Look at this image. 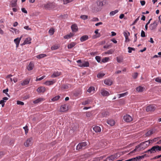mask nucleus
I'll return each instance as SVG.
<instances>
[{"label": "nucleus", "mask_w": 161, "mask_h": 161, "mask_svg": "<svg viewBox=\"0 0 161 161\" xmlns=\"http://www.w3.org/2000/svg\"><path fill=\"white\" fill-rule=\"evenodd\" d=\"M161 151V146H159L158 145H155L153 146L151 148L148 150L146 152L151 153H154L157 152H159Z\"/></svg>", "instance_id": "obj_1"}, {"label": "nucleus", "mask_w": 161, "mask_h": 161, "mask_svg": "<svg viewBox=\"0 0 161 161\" xmlns=\"http://www.w3.org/2000/svg\"><path fill=\"white\" fill-rule=\"evenodd\" d=\"M149 146L147 141L142 142L136 147L135 150H140L142 149H144Z\"/></svg>", "instance_id": "obj_2"}, {"label": "nucleus", "mask_w": 161, "mask_h": 161, "mask_svg": "<svg viewBox=\"0 0 161 161\" xmlns=\"http://www.w3.org/2000/svg\"><path fill=\"white\" fill-rule=\"evenodd\" d=\"M88 145L86 142H83L79 143L76 146V150H79L81 149H84L86 148Z\"/></svg>", "instance_id": "obj_3"}, {"label": "nucleus", "mask_w": 161, "mask_h": 161, "mask_svg": "<svg viewBox=\"0 0 161 161\" xmlns=\"http://www.w3.org/2000/svg\"><path fill=\"white\" fill-rule=\"evenodd\" d=\"M56 6V4L53 3H48L44 5V8L45 9H51L54 8Z\"/></svg>", "instance_id": "obj_4"}, {"label": "nucleus", "mask_w": 161, "mask_h": 161, "mask_svg": "<svg viewBox=\"0 0 161 161\" xmlns=\"http://www.w3.org/2000/svg\"><path fill=\"white\" fill-rule=\"evenodd\" d=\"M158 23L156 21H154L153 23L150 24L149 26V28L151 30H153L156 28L157 26L158 25Z\"/></svg>", "instance_id": "obj_5"}, {"label": "nucleus", "mask_w": 161, "mask_h": 161, "mask_svg": "<svg viewBox=\"0 0 161 161\" xmlns=\"http://www.w3.org/2000/svg\"><path fill=\"white\" fill-rule=\"evenodd\" d=\"M123 119L124 120L127 122H129L133 120L132 117L128 114L124 116Z\"/></svg>", "instance_id": "obj_6"}, {"label": "nucleus", "mask_w": 161, "mask_h": 161, "mask_svg": "<svg viewBox=\"0 0 161 161\" xmlns=\"http://www.w3.org/2000/svg\"><path fill=\"white\" fill-rule=\"evenodd\" d=\"M156 130L155 129H152L148 131L145 134V136L148 137L155 133Z\"/></svg>", "instance_id": "obj_7"}, {"label": "nucleus", "mask_w": 161, "mask_h": 161, "mask_svg": "<svg viewBox=\"0 0 161 161\" xmlns=\"http://www.w3.org/2000/svg\"><path fill=\"white\" fill-rule=\"evenodd\" d=\"M155 106L153 105H150L147 107L146 111L147 112L153 111L155 110Z\"/></svg>", "instance_id": "obj_8"}, {"label": "nucleus", "mask_w": 161, "mask_h": 161, "mask_svg": "<svg viewBox=\"0 0 161 161\" xmlns=\"http://www.w3.org/2000/svg\"><path fill=\"white\" fill-rule=\"evenodd\" d=\"M32 138L31 137L28 139L24 143L25 147H29L32 144Z\"/></svg>", "instance_id": "obj_9"}, {"label": "nucleus", "mask_w": 161, "mask_h": 161, "mask_svg": "<svg viewBox=\"0 0 161 161\" xmlns=\"http://www.w3.org/2000/svg\"><path fill=\"white\" fill-rule=\"evenodd\" d=\"M78 65L80 67H88L89 66V64L88 61H83L80 64H78Z\"/></svg>", "instance_id": "obj_10"}, {"label": "nucleus", "mask_w": 161, "mask_h": 161, "mask_svg": "<svg viewBox=\"0 0 161 161\" xmlns=\"http://www.w3.org/2000/svg\"><path fill=\"white\" fill-rule=\"evenodd\" d=\"M68 110V107L66 104L62 105L60 109V111L61 112H64Z\"/></svg>", "instance_id": "obj_11"}, {"label": "nucleus", "mask_w": 161, "mask_h": 161, "mask_svg": "<svg viewBox=\"0 0 161 161\" xmlns=\"http://www.w3.org/2000/svg\"><path fill=\"white\" fill-rule=\"evenodd\" d=\"M22 37V36H21L20 37L17 38L14 40V42L16 44V47L17 48L18 47L20 43V42Z\"/></svg>", "instance_id": "obj_12"}, {"label": "nucleus", "mask_w": 161, "mask_h": 161, "mask_svg": "<svg viewBox=\"0 0 161 161\" xmlns=\"http://www.w3.org/2000/svg\"><path fill=\"white\" fill-rule=\"evenodd\" d=\"M31 38L30 37L26 38L23 43L21 44L22 45H25L26 44H30L31 42Z\"/></svg>", "instance_id": "obj_13"}, {"label": "nucleus", "mask_w": 161, "mask_h": 161, "mask_svg": "<svg viewBox=\"0 0 161 161\" xmlns=\"http://www.w3.org/2000/svg\"><path fill=\"white\" fill-rule=\"evenodd\" d=\"M116 158V157L114 155H112L108 157L104 161H113Z\"/></svg>", "instance_id": "obj_14"}, {"label": "nucleus", "mask_w": 161, "mask_h": 161, "mask_svg": "<svg viewBox=\"0 0 161 161\" xmlns=\"http://www.w3.org/2000/svg\"><path fill=\"white\" fill-rule=\"evenodd\" d=\"M71 29L72 31L74 32H76L78 31V26L76 24L72 25L71 26Z\"/></svg>", "instance_id": "obj_15"}, {"label": "nucleus", "mask_w": 161, "mask_h": 161, "mask_svg": "<svg viewBox=\"0 0 161 161\" xmlns=\"http://www.w3.org/2000/svg\"><path fill=\"white\" fill-rule=\"evenodd\" d=\"M101 93L103 96H108L110 94L108 92L104 89H102L101 91Z\"/></svg>", "instance_id": "obj_16"}, {"label": "nucleus", "mask_w": 161, "mask_h": 161, "mask_svg": "<svg viewBox=\"0 0 161 161\" xmlns=\"http://www.w3.org/2000/svg\"><path fill=\"white\" fill-rule=\"evenodd\" d=\"M61 74V73L60 72L56 71L53 73V74L51 75V77L52 78L56 77L59 76Z\"/></svg>", "instance_id": "obj_17"}, {"label": "nucleus", "mask_w": 161, "mask_h": 161, "mask_svg": "<svg viewBox=\"0 0 161 161\" xmlns=\"http://www.w3.org/2000/svg\"><path fill=\"white\" fill-rule=\"evenodd\" d=\"M55 82L56 81L54 80H48L46 81L44 83V84L47 86H49L53 85L55 83Z\"/></svg>", "instance_id": "obj_18"}, {"label": "nucleus", "mask_w": 161, "mask_h": 161, "mask_svg": "<svg viewBox=\"0 0 161 161\" xmlns=\"http://www.w3.org/2000/svg\"><path fill=\"white\" fill-rule=\"evenodd\" d=\"M113 83L112 81L109 79H107L104 80V83L106 85L110 86L112 85Z\"/></svg>", "instance_id": "obj_19"}, {"label": "nucleus", "mask_w": 161, "mask_h": 161, "mask_svg": "<svg viewBox=\"0 0 161 161\" xmlns=\"http://www.w3.org/2000/svg\"><path fill=\"white\" fill-rule=\"evenodd\" d=\"M37 91L39 93L44 92L46 91V88L44 87L41 86L38 88Z\"/></svg>", "instance_id": "obj_20"}, {"label": "nucleus", "mask_w": 161, "mask_h": 161, "mask_svg": "<svg viewBox=\"0 0 161 161\" xmlns=\"http://www.w3.org/2000/svg\"><path fill=\"white\" fill-rule=\"evenodd\" d=\"M88 39V36L87 35H84L80 38V40L81 42H83Z\"/></svg>", "instance_id": "obj_21"}, {"label": "nucleus", "mask_w": 161, "mask_h": 161, "mask_svg": "<svg viewBox=\"0 0 161 161\" xmlns=\"http://www.w3.org/2000/svg\"><path fill=\"white\" fill-rule=\"evenodd\" d=\"M30 80L29 79H27L23 81L21 83V85L22 86H24L27 85L29 84L30 82Z\"/></svg>", "instance_id": "obj_22"}, {"label": "nucleus", "mask_w": 161, "mask_h": 161, "mask_svg": "<svg viewBox=\"0 0 161 161\" xmlns=\"http://www.w3.org/2000/svg\"><path fill=\"white\" fill-rule=\"evenodd\" d=\"M87 92L91 94H93L94 92L95 88L94 87L91 86L87 90Z\"/></svg>", "instance_id": "obj_23"}, {"label": "nucleus", "mask_w": 161, "mask_h": 161, "mask_svg": "<svg viewBox=\"0 0 161 161\" xmlns=\"http://www.w3.org/2000/svg\"><path fill=\"white\" fill-rule=\"evenodd\" d=\"M45 99L44 98L40 97L34 101L33 102L34 104H36L39 103L40 102L43 101Z\"/></svg>", "instance_id": "obj_24"}, {"label": "nucleus", "mask_w": 161, "mask_h": 161, "mask_svg": "<svg viewBox=\"0 0 161 161\" xmlns=\"http://www.w3.org/2000/svg\"><path fill=\"white\" fill-rule=\"evenodd\" d=\"M74 35V34L72 33H70L69 34H67L66 36H64V39H70L71 38V37L73 36Z\"/></svg>", "instance_id": "obj_25"}, {"label": "nucleus", "mask_w": 161, "mask_h": 161, "mask_svg": "<svg viewBox=\"0 0 161 161\" xmlns=\"http://www.w3.org/2000/svg\"><path fill=\"white\" fill-rule=\"evenodd\" d=\"M93 130L96 132H99L101 131L100 127L98 126H96L93 128Z\"/></svg>", "instance_id": "obj_26"}, {"label": "nucleus", "mask_w": 161, "mask_h": 161, "mask_svg": "<svg viewBox=\"0 0 161 161\" xmlns=\"http://www.w3.org/2000/svg\"><path fill=\"white\" fill-rule=\"evenodd\" d=\"M107 123L111 126H113L115 124V122L113 119H110L107 121Z\"/></svg>", "instance_id": "obj_27"}, {"label": "nucleus", "mask_w": 161, "mask_h": 161, "mask_svg": "<svg viewBox=\"0 0 161 161\" xmlns=\"http://www.w3.org/2000/svg\"><path fill=\"white\" fill-rule=\"evenodd\" d=\"M34 66L33 63L32 62H30L28 66L27 69L29 70H32Z\"/></svg>", "instance_id": "obj_28"}, {"label": "nucleus", "mask_w": 161, "mask_h": 161, "mask_svg": "<svg viewBox=\"0 0 161 161\" xmlns=\"http://www.w3.org/2000/svg\"><path fill=\"white\" fill-rule=\"evenodd\" d=\"M103 0H99L97 1V3L98 6L102 7L103 5Z\"/></svg>", "instance_id": "obj_29"}, {"label": "nucleus", "mask_w": 161, "mask_h": 161, "mask_svg": "<svg viewBox=\"0 0 161 161\" xmlns=\"http://www.w3.org/2000/svg\"><path fill=\"white\" fill-rule=\"evenodd\" d=\"M144 87L140 86L136 88V91L138 92H142L144 91Z\"/></svg>", "instance_id": "obj_30"}, {"label": "nucleus", "mask_w": 161, "mask_h": 161, "mask_svg": "<svg viewBox=\"0 0 161 161\" xmlns=\"http://www.w3.org/2000/svg\"><path fill=\"white\" fill-rule=\"evenodd\" d=\"M76 44V43L75 42H72L69 44L68 46V49H71L74 47Z\"/></svg>", "instance_id": "obj_31"}, {"label": "nucleus", "mask_w": 161, "mask_h": 161, "mask_svg": "<svg viewBox=\"0 0 161 161\" xmlns=\"http://www.w3.org/2000/svg\"><path fill=\"white\" fill-rule=\"evenodd\" d=\"M128 94V92H126L124 93L118 94L117 95V96L118 97V98H120V97H124L125 96H126Z\"/></svg>", "instance_id": "obj_32"}, {"label": "nucleus", "mask_w": 161, "mask_h": 161, "mask_svg": "<svg viewBox=\"0 0 161 161\" xmlns=\"http://www.w3.org/2000/svg\"><path fill=\"white\" fill-rule=\"evenodd\" d=\"M47 56V55L45 54H41L36 56V58L40 59Z\"/></svg>", "instance_id": "obj_33"}, {"label": "nucleus", "mask_w": 161, "mask_h": 161, "mask_svg": "<svg viewBox=\"0 0 161 161\" xmlns=\"http://www.w3.org/2000/svg\"><path fill=\"white\" fill-rule=\"evenodd\" d=\"M17 3L16 0H13L11 2L10 5L11 7H15Z\"/></svg>", "instance_id": "obj_34"}, {"label": "nucleus", "mask_w": 161, "mask_h": 161, "mask_svg": "<svg viewBox=\"0 0 161 161\" xmlns=\"http://www.w3.org/2000/svg\"><path fill=\"white\" fill-rule=\"evenodd\" d=\"M105 75V74L103 73H99L98 74L97 77L99 78H102Z\"/></svg>", "instance_id": "obj_35"}, {"label": "nucleus", "mask_w": 161, "mask_h": 161, "mask_svg": "<svg viewBox=\"0 0 161 161\" xmlns=\"http://www.w3.org/2000/svg\"><path fill=\"white\" fill-rule=\"evenodd\" d=\"M119 11L118 10H116L114 11H112L110 13V15L111 16H113L116 13H117Z\"/></svg>", "instance_id": "obj_36"}, {"label": "nucleus", "mask_w": 161, "mask_h": 161, "mask_svg": "<svg viewBox=\"0 0 161 161\" xmlns=\"http://www.w3.org/2000/svg\"><path fill=\"white\" fill-rule=\"evenodd\" d=\"M59 46L58 45H55L51 47V49L52 51L54 50L58 49Z\"/></svg>", "instance_id": "obj_37"}, {"label": "nucleus", "mask_w": 161, "mask_h": 161, "mask_svg": "<svg viewBox=\"0 0 161 161\" xmlns=\"http://www.w3.org/2000/svg\"><path fill=\"white\" fill-rule=\"evenodd\" d=\"M60 97L59 96H56L54 97H53V98L51 100L53 101H56L58 100V99H59Z\"/></svg>", "instance_id": "obj_38"}, {"label": "nucleus", "mask_w": 161, "mask_h": 161, "mask_svg": "<svg viewBox=\"0 0 161 161\" xmlns=\"http://www.w3.org/2000/svg\"><path fill=\"white\" fill-rule=\"evenodd\" d=\"M102 115L103 117H106L109 115V112L107 111H104L102 113Z\"/></svg>", "instance_id": "obj_39"}, {"label": "nucleus", "mask_w": 161, "mask_h": 161, "mask_svg": "<svg viewBox=\"0 0 161 161\" xmlns=\"http://www.w3.org/2000/svg\"><path fill=\"white\" fill-rule=\"evenodd\" d=\"M90 100H86L85 101L82 102L81 103V104L82 105H86V104L90 103Z\"/></svg>", "instance_id": "obj_40"}, {"label": "nucleus", "mask_w": 161, "mask_h": 161, "mask_svg": "<svg viewBox=\"0 0 161 161\" xmlns=\"http://www.w3.org/2000/svg\"><path fill=\"white\" fill-rule=\"evenodd\" d=\"M109 58L108 57H105L102 59V61L104 63H106L108 61Z\"/></svg>", "instance_id": "obj_41"}, {"label": "nucleus", "mask_w": 161, "mask_h": 161, "mask_svg": "<svg viewBox=\"0 0 161 161\" xmlns=\"http://www.w3.org/2000/svg\"><path fill=\"white\" fill-rule=\"evenodd\" d=\"M117 60L118 62L121 63L123 61V58L121 57H117Z\"/></svg>", "instance_id": "obj_42"}, {"label": "nucleus", "mask_w": 161, "mask_h": 161, "mask_svg": "<svg viewBox=\"0 0 161 161\" xmlns=\"http://www.w3.org/2000/svg\"><path fill=\"white\" fill-rule=\"evenodd\" d=\"M123 34L125 37H128L130 35V33L127 31L124 32Z\"/></svg>", "instance_id": "obj_43"}, {"label": "nucleus", "mask_w": 161, "mask_h": 161, "mask_svg": "<svg viewBox=\"0 0 161 161\" xmlns=\"http://www.w3.org/2000/svg\"><path fill=\"white\" fill-rule=\"evenodd\" d=\"M155 139H153L152 140H150L148 141H147V142H148V143L149 145L150 144H152L154 142V140Z\"/></svg>", "instance_id": "obj_44"}, {"label": "nucleus", "mask_w": 161, "mask_h": 161, "mask_svg": "<svg viewBox=\"0 0 161 161\" xmlns=\"http://www.w3.org/2000/svg\"><path fill=\"white\" fill-rule=\"evenodd\" d=\"M54 32V30L53 28H51L49 31V33L51 35L53 34Z\"/></svg>", "instance_id": "obj_45"}, {"label": "nucleus", "mask_w": 161, "mask_h": 161, "mask_svg": "<svg viewBox=\"0 0 161 161\" xmlns=\"http://www.w3.org/2000/svg\"><path fill=\"white\" fill-rule=\"evenodd\" d=\"M155 81L156 82L161 83V77H157L155 79Z\"/></svg>", "instance_id": "obj_46"}, {"label": "nucleus", "mask_w": 161, "mask_h": 161, "mask_svg": "<svg viewBox=\"0 0 161 161\" xmlns=\"http://www.w3.org/2000/svg\"><path fill=\"white\" fill-rule=\"evenodd\" d=\"M128 52L129 53H131L132 50L134 51L135 50V48L130 47H128Z\"/></svg>", "instance_id": "obj_47"}, {"label": "nucleus", "mask_w": 161, "mask_h": 161, "mask_svg": "<svg viewBox=\"0 0 161 161\" xmlns=\"http://www.w3.org/2000/svg\"><path fill=\"white\" fill-rule=\"evenodd\" d=\"M80 18L83 20H85L87 19L88 16L86 15H82L80 16Z\"/></svg>", "instance_id": "obj_48"}, {"label": "nucleus", "mask_w": 161, "mask_h": 161, "mask_svg": "<svg viewBox=\"0 0 161 161\" xmlns=\"http://www.w3.org/2000/svg\"><path fill=\"white\" fill-rule=\"evenodd\" d=\"M95 59L98 62L100 63L101 61V57L99 56H96L95 57Z\"/></svg>", "instance_id": "obj_49"}, {"label": "nucleus", "mask_w": 161, "mask_h": 161, "mask_svg": "<svg viewBox=\"0 0 161 161\" xmlns=\"http://www.w3.org/2000/svg\"><path fill=\"white\" fill-rule=\"evenodd\" d=\"M23 128L24 129L25 131V134H26L28 132V126L26 125L25 126L23 127Z\"/></svg>", "instance_id": "obj_50"}, {"label": "nucleus", "mask_w": 161, "mask_h": 161, "mask_svg": "<svg viewBox=\"0 0 161 161\" xmlns=\"http://www.w3.org/2000/svg\"><path fill=\"white\" fill-rule=\"evenodd\" d=\"M8 88H7V89H6L3 90V92L4 93H5L9 97V95L8 93H7V92H8Z\"/></svg>", "instance_id": "obj_51"}, {"label": "nucleus", "mask_w": 161, "mask_h": 161, "mask_svg": "<svg viewBox=\"0 0 161 161\" xmlns=\"http://www.w3.org/2000/svg\"><path fill=\"white\" fill-rule=\"evenodd\" d=\"M45 77V76H42L41 77L39 78H38V77H37L36 79V81H37L41 80H42V79H43Z\"/></svg>", "instance_id": "obj_52"}, {"label": "nucleus", "mask_w": 161, "mask_h": 161, "mask_svg": "<svg viewBox=\"0 0 161 161\" xmlns=\"http://www.w3.org/2000/svg\"><path fill=\"white\" fill-rule=\"evenodd\" d=\"M141 36L142 37H145L146 36L145 32L142 30L141 31Z\"/></svg>", "instance_id": "obj_53"}, {"label": "nucleus", "mask_w": 161, "mask_h": 161, "mask_svg": "<svg viewBox=\"0 0 161 161\" xmlns=\"http://www.w3.org/2000/svg\"><path fill=\"white\" fill-rule=\"evenodd\" d=\"M138 74L137 72L134 73L132 75L133 78L134 79H136L138 76Z\"/></svg>", "instance_id": "obj_54"}, {"label": "nucleus", "mask_w": 161, "mask_h": 161, "mask_svg": "<svg viewBox=\"0 0 161 161\" xmlns=\"http://www.w3.org/2000/svg\"><path fill=\"white\" fill-rule=\"evenodd\" d=\"M17 104L18 105H23L24 104V102L19 101H17Z\"/></svg>", "instance_id": "obj_55"}, {"label": "nucleus", "mask_w": 161, "mask_h": 161, "mask_svg": "<svg viewBox=\"0 0 161 161\" xmlns=\"http://www.w3.org/2000/svg\"><path fill=\"white\" fill-rule=\"evenodd\" d=\"M113 52V51L112 50H108L107 52L105 53L106 54H111Z\"/></svg>", "instance_id": "obj_56"}, {"label": "nucleus", "mask_w": 161, "mask_h": 161, "mask_svg": "<svg viewBox=\"0 0 161 161\" xmlns=\"http://www.w3.org/2000/svg\"><path fill=\"white\" fill-rule=\"evenodd\" d=\"M68 88V86L67 85H64L62 86V89H67Z\"/></svg>", "instance_id": "obj_57"}, {"label": "nucleus", "mask_w": 161, "mask_h": 161, "mask_svg": "<svg viewBox=\"0 0 161 161\" xmlns=\"http://www.w3.org/2000/svg\"><path fill=\"white\" fill-rule=\"evenodd\" d=\"M139 17H138L134 21V22L132 24V25H133L135 24L137 22V21L139 19Z\"/></svg>", "instance_id": "obj_58"}, {"label": "nucleus", "mask_w": 161, "mask_h": 161, "mask_svg": "<svg viewBox=\"0 0 161 161\" xmlns=\"http://www.w3.org/2000/svg\"><path fill=\"white\" fill-rule=\"evenodd\" d=\"M21 10L22 12H24L25 13V14L27 13V10L24 8H21Z\"/></svg>", "instance_id": "obj_59"}, {"label": "nucleus", "mask_w": 161, "mask_h": 161, "mask_svg": "<svg viewBox=\"0 0 161 161\" xmlns=\"http://www.w3.org/2000/svg\"><path fill=\"white\" fill-rule=\"evenodd\" d=\"M91 20L92 21H98L99 20V19L97 18H94L91 19Z\"/></svg>", "instance_id": "obj_60"}, {"label": "nucleus", "mask_w": 161, "mask_h": 161, "mask_svg": "<svg viewBox=\"0 0 161 161\" xmlns=\"http://www.w3.org/2000/svg\"><path fill=\"white\" fill-rule=\"evenodd\" d=\"M24 28L27 30H31V28H29L28 26H25L24 27Z\"/></svg>", "instance_id": "obj_61"}, {"label": "nucleus", "mask_w": 161, "mask_h": 161, "mask_svg": "<svg viewBox=\"0 0 161 161\" xmlns=\"http://www.w3.org/2000/svg\"><path fill=\"white\" fill-rule=\"evenodd\" d=\"M140 3L142 6H144L145 4V2L144 1H140Z\"/></svg>", "instance_id": "obj_62"}, {"label": "nucleus", "mask_w": 161, "mask_h": 161, "mask_svg": "<svg viewBox=\"0 0 161 161\" xmlns=\"http://www.w3.org/2000/svg\"><path fill=\"white\" fill-rule=\"evenodd\" d=\"M97 53V52H92L90 53V54L92 55H95Z\"/></svg>", "instance_id": "obj_63"}, {"label": "nucleus", "mask_w": 161, "mask_h": 161, "mask_svg": "<svg viewBox=\"0 0 161 161\" xmlns=\"http://www.w3.org/2000/svg\"><path fill=\"white\" fill-rule=\"evenodd\" d=\"M13 81L14 83H16L18 79L16 77H14L13 79Z\"/></svg>", "instance_id": "obj_64"}]
</instances>
